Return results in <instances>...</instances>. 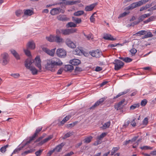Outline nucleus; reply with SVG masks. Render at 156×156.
I'll return each mask as SVG.
<instances>
[{"mask_svg":"<svg viewBox=\"0 0 156 156\" xmlns=\"http://www.w3.org/2000/svg\"><path fill=\"white\" fill-rule=\"evenodd\" d=\"M46 63L44 66L45 69L54 72L55 71L57 66H61L62 62L58 58H54L47 59L45 61Z\"/></svg>","mask_w":156,"mask_h":156,"instance_id":"1","label":"nucleus"},{"mask_svg":"<svg viewBox=\"0 0 156 156\" xmlns=\"http://www.w3.org/2000/svg\"><path fill=\"white\" fill-rule=\"evenodd\" d=\"M8 54L5 52L2 54L0 57V63L3 66H5L9 62Z\"/></svg>","mask_w":156,"mask_h":156,"instance_id":"2","label":"nucleus"},{"mask_svg":"<svg viewBox=\"0 0 156 156\" xmlns=\"http://www.w3.org/2000/svg\"><path fill=\"white\" fill-rule=\"evenodd\" d=\"M106 98L105 97H104L100 98L98 101H97L93 106L89 108L88 109L93 110L95 109V108L98 106L102 105L103 104V102Z\"/></svg>","mask_w":156,"mask_h":156,"instance_id":"3","label":"nucleus"},{"mask_svg":"<svg viewBox=\"0 0 156 156\" xmlns=\"http://www.w3.org/2000/svg\"><path fill=\"white\" fill-rule=\"evenodd\" d=\"M112 63L115 65L114 69L115 70H119L123 67L124 65V63L122 62L118 59L115 60L114 62Z\"/></svg>","mask_w":156,"mask_h":156,"instance_id":"4","label":"nucleus"},{"mask_svg":"<svg viewBox=\"0 0 156 156\" xmlns=\"http://www.w3.org/2000/svg\"><path fill=\"white\" fill-rule=\"evenodd\" d=\"M42 127H39L36 129L35 133L31 136L30 137V140L27 141L25 144V145H27L30 143L31 141L34 140V139L37 136L38 134L42 130Z\"/></svg>","mask_w":156,"mask_h":156,"instance_id":"5","label":"nucleus"},{"mask_svg":"<svg viewBox=\"0 0 156 156\" xmlns=\"http://www.w3.org/2000/svg\"><path fill=\"white\" fill-rule=\"evenodd\" d=\"M57 55L60 58H64L66 55V51L62 48H58L57 49L56 52Z\"/></svg>","mask_w":156,"mask_h":156,"instance_id":"6","label":"nucleus"},{"mask_svg":"<svg viewBox=\"0 0 156 156\" xmlns=\"http://www.w3.org/2000/svg\"><path fill=\"white\" fill-rule=\"evenodd\" d=\"M76 29L74 28L70 29H61V33L64 35H69L76 32Z\"/></svg>","mask_w":156,"mask_h":156,"instance_id":"7","label":"nucleus"},{"mask_svg":"<svg viewBox=\"0 0 156 156\" xmlns=\"http://www.w3.org/2000/svg\"><path fill=\"white\" fill-rule=\"evenodd\" d=\"M125 101V99H123L121 101L119 102L117 104L114 105L115 108L116 109L117 111L121 110L123 108L124 106L126 104H124L123 105Z\"/></svg>","mask_w":156,"mask_h":156,"instance_id":"8","label":"nucleus"},{"mask_svg":"<svg viewBox=\"0 0 156 156\" xmlns=\"http://www.w3.org/2000/svg\"><path fill=\"white\" fill-rule=\"evenodd\" d=\"M89 54L93 57L96 58H99L102 55L101 52L99 51L98 50H93L89 52Z\"/></svg>","mask_w":156,"mask_h":156,"instance_id":"9","label":"nucleus"},{"mask_svg":"<svg viewBox=\"0 0 156 156\" xmlns=\"http://www.w3.org/2000/svg\"><path fill=\"white\" fill-rule=\"evenodd\" d=\"M34 62V60L32 59L31 57H29L25 61V67L27 69L30 68L31 66H30L31 65L32 63Z\"/></svg>","mask_w":156,"mask_h":156,"instance_id":"10","label":"nucleus"},{"mask_svg":"<svg viewBox=\"0 0 156 156\" xmlns=\"http://www.w3.org/2000/svg\"><path fill=\"white\" fill-rule=\"evenodd\" d=\"M55 49L56 48H55L50 50L45 47L42 48V50L44 51L48 55L51 56H54Z\"/></svg>","mask_w":156,"mask_h":156,"instance_id":"11","label":"nucleus"},{"mask_svg":"<svg viewBox=\"0 0 156 156\" xmlns=\"http://www.w3.org/2000/svg\"><path fill=\"white\" fill-rule=\"evenodd\" d=\"M66 45L69 47L71 48H74L76 47V45L69 39L67 38L65 41Z\"/></svg>","mask_w":156,"mask_h":156,"instance_id":"12","label":"nucleus"},{"mask_svg":"<svg viewBox=\"0 0 156 156\" xmlns=\"http://www.w3.org/2000/svg\"><path fill=\"white\" fill-rule=\"evenodd\" d=\"M35 66H37L39 69H41V60L40 57L38 56H37L35 58Z\"/></svg>","mask_w":156,"mask_h":156,"instance_id":"13","label":"nucleus"},{"mask_svg":"<svg viewBox=\"0 0 156 156\" xmlns=\"http://www.w3.org/2000/svg\"><path fill=\"white\" fill-rule=\"evenodd\" d=\"M35 48V45L33 41H29L27 45V49H34Z\"/></svg>","mask_w":156,"mask_h":156,"instance_id":"14","label":"nucleus"},{"mask_svg":"<svg viewBox=\"0 0 156 156\" xmlns=\"http://www.w3.org/2000/svg\"><path fill=\"white\" fill-rule=\"evenodd\" d=\"M53 137V135H50L48 136V137L44 139L43 140H42L40 142L37 144L38 146H41L44 143L47 142L48 140L51 139Z\"/></svg>","mask_w":156,"mask_h":156,"instance_id":"15","label":"nucleus"},{"mask_svg":"<svg viewBox=\"0 0 156 156\" xmlns=\"http://www.w3.org/2000/svg\"><path fill=\"white\" fill-rule=\"evenodd\" d=\"M103 38L106 40L111 41H115L116 40V38H114L112 35L108 34H104Z\"/></svg>","mask_w":156,"mask_h":156,"instance_id":"16","label":"nucleus"},{"mask_svg":"<svg viewBox=\"0 0 156 156\" xmlns=\"http://www.w3.org/2000/svg\"><path fill=\"white\" fill-rule=\"evenodd\" d=\"M61 9L60 8H53L51 11L50 13L51 15H54L59 14L61 12Z\"/></svg>","mask_w":156,"mask_h":156,"instance_id":"17","label":"nucleus"},{"mask_svg":"<svg viewBox=\"0 0 156 156\" xmlns=\"http://www.w3.org/2000/svg\"><path fill=\"white\" fill-rule=\"evenodd\" d=\"M54 42L58 43H62L63 42V39L58 35L55 36Z\"/></svg>","mask_w":156,"mask_h":156,"instance_id":"18","label":"nucleus"},{"mask_svg":"<svg viewBox=\"0 0 156 156\" xmlns=\"http://www.w3.org/2000/svg\"><path fill=\"white\" fill-rule=\"evenodd\" d=\"M96 5V3L90 5L86 6L85 9L86 11H89L92 10Z\"/></svg>","mask_w":156,"mask_h":156,"instance_id":"19","label":"nucleus"},{"mask_svg":"<svg viewBox=\"0 0 156 156\" xmlns=\"http://www.w3.org/2000/svg\"><path fill=\"white\" fill-rule=\"evenodd\" d=\"M70 63L72 65L77 66L80 64L81 61L78 59H74L70 61Z\"/></svg>","mask_w":156,"mask_h":156,"instance_id":"20","label":"nucleus"},{"mask_svg":"<svg viewBox=\"0 0 156 156\" xmlns=\"http://www.w3.org/2000/svg\"><path fill=\"white\" fill-rule=\"evenodd\" d=\"M73 69V67L72 65H68L65 66L64 70L65 71L71 72Z\"/></svg>","mask_w":156,"mask_h":156,"instance_id":"21","label":"nucleus"},{"mask_svg":"<svg viewBox=\"0 0 156 156\" xmlns=\"http://www.w3.org/2000/svg\"><path fill=\"white\" fill-rule=\"evenodd\" d=\"M71 117V115H68L66 116L60 122V125H63L64 123L66 122Z\"/></svg>","mask_w":156,"mask_h":156,"instance_id":"22","label":"nucleus"},{"mask_svg":"<svg viewBox=\"0 0 156 156\" xmlns=\"http://www.w3.org/2000/svg\"><path fill=\"white\" fill-rule=\"evenodd\" d=\"M65 143H62L60 144L57 146L54 149H55V151H56L58 152L62 150V147L65 145Z\"/></svg>","mask_w":156,"mask_h":156,"instance_id":"23","label":"nucleus"},{"mask_svg":"<svg viewBox=\"0 0 156 156\" xmlns=\"http://www.w3.org/2000/svg\"><path fill=\"white\" fill-rule=\"evenodd\" d=\"M11 52L17 60H19L20 59V56L19 54L15 50H11Z\"/></svg>","mask_w":156,"mask_h":156,"instance_id":"24","label":"nucleus"},{"mask_svg":"<svg viewBox=\"0 0 156 156\" xmlns=\"http://www.w3.org/2000/svg\"><path fill=\"white\" fill-rule=\"evenodd\" d=\"M24 14L27 16H30L34 14L33 11L30 9L24 10Z\"/></svg>","mask_w":156,"mask_h":156,"instance_id":"25","label":"nucleus"},{"mask_svg":"<svg viewBox=\"0 0 156 156\" xmlns=\"http://www.w3.org/2000/svg\"><path fill=\"white\" fill-rule=\"evenodd\" d=\"M129 91H130V89H127V90H126L125 91H124L123 92H120V93H119V94H118L117 95H116V96L114 97L113 98V99H115L119 98V97L121 96V95H124V94H126L127 93L129 92Z\"/></svg>","mask_w":156,"mask_h":156,"instance_id":"26","label":"nucleus"},{"mask_svg":"<svg viewBox=\"0 0 156 156\" xmlns=\"http://www.w3.org/2000/svg\"><path fill=\"white\" fill-rule=\"evenodd\" d=\"M119 58L126 63L130 62H132L133 60V59H132L128 57L125 58L119 57Z\"/></svg>","mask_w":156,"mask_h":156,"instance_id":"27","label":"nucleus"},{"mask_svg":"<svg viewBox=\"0 0 156 156\" xmlns=\"http://www.w3.org/2000/svg\"><path fill=\"white\" fill-rule=\"evenodd\" d=\"M28 69L30 70L31 71L32 74L34 75H36L37 73V70L34 67L31 66L30 68H28Z\"/></svg>","mask_w":156,"mask_h":156,"instance_id":"28","label":"nucleus"},{"mask_svg":"<svg viewBox=\"0 0 156 156\" xmlns=\"http://www.w3.org/2000/svg\"><path fill=\"white\" fill-rule=\"evenodd\" d=\"M147 33V31L144 30L140 31L136 34H133V36H141L146 34Z\"/></svg>","mask_w":156,"mask_h":156,"instance_id":"29","label":"nucleus"},{"mask_svg":"<svg viewBox=\"0 0 156 156\" xmlns=\"http://www.w3.org/2000/svg\"><path fill=\"white\" fill-rule=\"evenodd\" d=\"M149 0H141L138 2H136V5L137 6H140L144 4L146 2H148Z\"/></svg>","mask_w":156,"mask_h":156,"instance_id":"30","label":"nucleus"},{"mask_svg":"<svg viewBox=\"0 0 156 156\" xmlns=\"http://www.w3.org/2000/svg\"><path fill=\"white\" fill-rule=\"evenodd\" d=\"M58 19L60 21H65L68 20V18L64 16L59 15L57 17Z\"/></svg>","mask_w":156,"mask_h":156,"instance_id":"31","label":"nucleus"},{"mask_svg":"<svg viewBox=\"0 0 156 156\" xmlns=\"http://www.w3.org/2000/svg\"><path fill=\"white\" fill-rule=\"evenodd\" d=\"M72 20L73 21L75 22L76 23L79 24L81 22V20L80 18L76 17H73Z\"/></svg>","mask_w":156,"mask_h":156,"instance_id":"32","label":"nucleus"},{"mask_svg":"<svg viewBox=\"0 0 156 156\" xmlns=\"http://www.w3.org/2000/svg\"><path fill=\"white\" fill-rule=\"evenodd\" d=\"M46 38L48 41L50 42H54L55 36L50 35L49 37H46Z\"/></svg>","mask_w":156,"mask_h":156,"instance_id":"33","label":"nucleus"},{"mask_svg":"<svg viewBox=\"0 0 156 156\" xmlns=\"http://www.w3.org/2000/svg\"><path fill=\"white\" fill-rule=\"evenodd\" d=\"M76 25L73 22H70L66 24V27L68 28L72 27H76Z\"/></svg>","mask_w":156,"mask_h":156,"instance_id":"34","label":"nucleus"},{"mask_svg":"<svg viewBox=\"0 0 156 156\" xmlns=\"http://www.w3.org/2000/svg\"><path fill=\"white\" fill-rule=\"evenodd\" d=\"M84 13L83 11L80 10L75 12L74 15L76 16H80Z\"/></svg>","mask_w":156,"mask_h":156,"instance_id":"35","label":"nucleus"},{"mask_svg":"<svg viewBox=\"0 0 156 156\" xmlns=\"http://www.w3.org/2000/svg\"><path fill=\"white\" fill-rule=\"evenodd\" d=\"M119 148H120L119 147H113L111 152V155H113L119 149Z\"/></svg>","mask_w":156,"mask_h":156,"instance_id":"36","label":"nucleus"},{"mask_svg":"<svg viewBox=\"0 0 156 156\" xmlns=\"http://www.w3.org/2000/svg\"><path fill=\"white\" fill-rule=\"evenodd\" d=\"M26 145H25V144L23 146H22L20 148L15 149L13 153H12V154L11 155V156H12V154H15L16 153H18L19 152V151L20 150H22L23 149V148Z\"/></svg>","mask_w":156,"mask_h":156,"instance_id":"37","label":"nucleus"},{"mask_svg":"<svg viewBox=\"0 0 156 156\" xmlns=\"http://www.w3.org/2000/svg\"><path fill=\"white\" fill-rule=\"evenodd\" d=\"M110 125V122L108 121L107 122L105 123L104 125H103V126L101 127V128L103 129H105L107 128H108Z\"/></svg>","mask_w":156,"mask_h":156,"instance_id":"38","label":"nucleus"},{"mask_svg":"<svg viewBox=\"0 0 156 156\" xmlns=\"http://www.w3.org/2000/svg\"><path fill=\"white\" fill-rule=\"evenodd\" d=\"M140 106L139 103L135 104L132 105L130 107V110H133L136 108H138Z\"/></svg>","mask_w":156,"mask_h":156,"instance_id":"39","label":"nucleus"},{"mask_svg":"<svg viewBox=\"0 0 156 156\" xmlns=\"http://www.w3.org/2000/svg\"><path fill=\"white\" fill-rule=\"evenodd\" d=\"M46 136V133H44L43 134L42 136H41L38 138L35 141L34 143H36L37 142H39L41 140H42L44 137H45Z\"/></svg>","mask_w":156,"mask_h":156,"instance_id":"40","label":"nucleus"},{"mask_svg":"<svg viewBox=\"0 0 156 156\" xmlns=\"http://www.w3.org/2000/svg\"><path fill=\"white\" fill-rule=\"evenodd\" d=\"M35 150L34 149H30V150H29L27 151H25L23 153H22L21 154V155H26L29 153H32Z\"/></svg>","mask_w":156,"mask_h":156,"instance_id":"41","label":"nucleus"},{"mask_svg":"<svg viewBox=\"0 0 156 156\" xmlns=\"http://www.w3.org/2000/svg\"><path fill=\"white\" fill-rule=\"evenodd\" d=\"M73 132H70L67 133L64 136V137H63V139H65L69 137L70 136L73 135Z\"/></svg>","mask_w":156,"mask_h":156,"instance_id":"42","label":"nucleus"},{"mask_svg":"<svg viewBox=\"0 0 156 156\" xmlns=\"http://www.w3.org/2000/svg\"><path fill=\"white\" fill-rule=\"evenodd\" d=\"M107 133H103L100 136L97 137V139L99 140H102L107 135Z\"/></svg>","mask_w":156,"mask_h":156,"instance_id":"43","label":"nucleus"},{"mask_svg":"<svg viewBox=\"0 0 156 156\" xmlns=\"http://www.w3.org/2000/svg\"><path fill=\"white\" fill-rule=\"evenodd\" d=\"M8 145L7 144L2 147L0 149V151L2 153L5 152L6 151V148L8 147Z\"/></svg>","mask_w":156,"mask_h":156,"instance_id":"44","label":"nucleus"},{"mask_svg":"<svg viewBox=\"0 0 156 156\" xmlns=\"http://www.w3.org/2000/svg\"><path fill=\"white\" fill-rule=\"evenodd\" d=\"M43 151V149H41L36 151L35 153V154H36V156H40L41 154Z\"/></svg>","mask_w":156,"mask_h":156,"instance_id":"45","label":"nucleus"},{"mask_svg":"<svg viewBox=\"0 0 156 156\" xmlns=\"http://www.w3.org/2000/svg\"><path fill=\"white\" fill-rule=\"evenodd\" d=\"M137 7L136 2H134L132 3L130 6H129V9H132Z\"/></svg>","mask_w":156,"mask_h":156,"instance_id":"46","label":"nucleus"},{"mask_svg":"<svg viewBox=\"0 0 156 156\" xmlns=\"http://www.w3.org/2000/svg\"><path fill=\"white\" fill-rule=\"evenodd\" d=\"M28 49H24L23 51L25 54L28 56H31L30 51L28 50Z\"/></svg>","mask_w":156,"mask_h":156,"instance_id":"47","label":"nucleus"},{"mask_svg":"<svg viewBox=\"0 0 156 156\" xmlns=\"http://www.w3.org/2000/svg\"><path fill=\"white\" fill-rule=\"evenodd\" d=\"M153 16L150 17L148 19L144 21V23H147L148 22H151L153 20Z\"/></svg>","mask_w":156,"mask_h":156,"instance_id":"48","label":"nucleus"},{"mask_svg":"<svg viewBox=\"0 0 156 156\" xmlns=\"http://www.w3.org/2000/svg\"><path fill=\"white\" fill-rule=\"evenodd\" d=\"M92 138V137L91 136H90L84 139L85 142L87 143H90L91 141Z\"/></svg>","mask_w":156,"mask_h":156,"instance_id":"49","label":"nucleus"},{"mask_svg":"<svg viewBox=\"0 0 156 156\" xmlns=\"http://www.w3.org/2000/svg\"><path fill=\"white\" fill-rule=\"evenodd\" d=\"M147 101L146 99H143L141 101V105L143 106H145L147 103Z\"/></svg>","mask_w":156,"mask_h":156,"instance_id":"50","label":"nucleus"},{"mask_svg":"<svg viewBox=\"0 0 156 156\" xmlns=\"http://www.w3.org/2000/svg\"><path fill=\"white\" fill-rule=\"evenodd\" d=\"M140 148L142 150H148L150 149L151 150L152 149V148L151 147H148V146H144L142 147H140Z\"/></svg>","mask_w":156,"mask_h":156,"instance_id":"51","label":"nucleus"},{"mask_svg":"<svg viewBox=\"0 0 156 156\" xmlns=\"http://www.w3.org/2000/svg\"><path fill=\"white\" fill-rule=\"evenodd\" d=\"M81 53V51L80 50L76 49V50L73 51V54L75 55H80V53Z\"/></svg>","mask_w":156,"mask_h":156,"instance_id":"52","label":"nucleus"},{"mask_svg":"<svg viewBox=\"0 0 156 156\" xmlns=\"http://www.w3.org/2000/svg\"><path fill=\"white\" fill-rule=\"evenodd\" d=\"M130 51L132 55H135V53L136 52L137 50L136 49L133 48L130 50Z\"/></svg>","mask_w":156,"mask_h":156,"instance_id":"53","label":"nucleus"},{"mask_svg":"<svg viewBox=\"0 0 156 156\" xmlns=\"http://www.w3.org/2000/svg\"><path fill=\"white\" fill-rule=\"evenodd\" d=\"M129 12H123L118 17V18H120L124 17L126 15L128 14Z\"/></svg>","mask_w":156,"mask_h":156,"instance_id":"54","label":"nucleus"},{"mask_svg":"<svg viewBox=\"0 0 156 156\" xmlns=\"http://www.w3.org/2000/svg\"><path fill=\"white\" fill-rule=\"evenodd\" d=\"M96 14V12H94L90 17V20L91 22L94 23L95 21V19L94 17V16Z\"/></svg>","mask_w":156,"mask_h":156,"instance_id":"55","label":"nucleus"},{"mask_svg":"<svg viewBox=\"0 0 156 156\" xmlns=\"http://www.w3.org/2000/svg\"><path fill=\"white\" fill-rule=\"evenodd\" d=\"M145 18V17L144 14H143L139 17L138 18V20L140 22H141L143 21Z\"/></svg>","mask_w":156,"mask_h":156,"instance_id":"56","label":"nucleus"},{"mask_svg":"<svg viewBox=\"0 0 156 156\" xmlns=\"http://www.w3.org/2000/svg\"><path fill=\"white\" fill-rule=\"evenodd\" d=\"M23 12L22 10H18L16 12V14L17 16H19L21 13Z\"/></svg>","mask_w":156,"mask_h":156,"instance_id":"57","label":"nucleus"},{"mask_svg":"<svg viewBox=\"0 0 156 156\" xmlns=\"http://www.w3.org/2000/svg\"><path fill=\"white\" fill-rule=\"evenodd\" d=\"M143 124L144 125H147L148 123V119L147 117L145 118L143 121Z\"/></svg>","mask_w":156,"mask_h":156,"instance_id":"58","label":"nucleus"},{"mask_svg":"<svg viewBox=\"0 0 156 156\" xmlns=\"http://www.w3.org/2000/svg\"><path fill=\"white\" fill-rule=\"evenodd\" d=\"M79 2H78V1H69V5H71L75 4Z\"/></svg>","mask_w":156,"mask_h":156,"instance_id":"59","label":"nucleus"},{"mask_svg":"<svg viewBox=\"0 0 156 156\" xmlns=\"http://www.w3.org/2000/svg\"><path fill=\"white\" fill-rule=\"evenodd\" d=\"M11 75L15 78H17L20 76L19 73L12 74Z\"/></svg>","mask_w":156,"mask_h":156,"instance_id":"60","label":"nucleus"},{"mask_svg":"<svg viewBox=\"0 0 156 156\" xmlns=\"http://www.w3.org/2000/svg\"><path fill=\"white\" fill-rule=\"evenodd\" d=\"M146 34L148 37H152L153 36V35L152 34V33L150 31H148L147 32V33Z\"/></svg>","mask_w":156,"mask_h":156,"instance_id":"61","label":"nucleus"},{"mask_svg":"<svg viewBox=\"0 0 156 156\" xmlns=\"http://www.w3.org/2000/svg\"><path fill=\"white\" fill-rule=\"evenodd\" d=\"M136 119H133V121L131 122V124L133 127H135L136 126V122H135Z\"/></svg>","mask_w":156,"mask_h":156,"instance_id":"62","label":"nucleus"},{"mask_svg":"<svg viewBox=\"0 0 156 156\" xmlns=\"http://www.w3.org/2000/svg\"><path fill=\"white\" fill-rule=\"evenodd\" d=\"M64 69L62 68H60L58 71L57 74H61Z\"/></svg>","mask_w":156,"mask_h":156,"instance_id":"63","label":"nucleus"},{"mask_svg":"<svg viewBox=\"0 0 156 156\" xmlns=\"http://www.w3.org/2000/svg\"><path fill=\"white\" fill-rule=\"evenodd\" d=\"M84 36L88 39L90 40L91 38V34H89L88 35H86L84 33Z\"/></svg>","mask_w":156,"mask_h":156,"instance_id":"64","label":"nucleus"}]
</instances>
